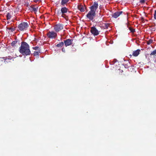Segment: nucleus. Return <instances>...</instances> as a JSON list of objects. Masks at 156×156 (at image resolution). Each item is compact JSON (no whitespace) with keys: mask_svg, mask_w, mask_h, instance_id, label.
Returning <instances> with one entry per match:
<instances>
[{"mask_svg":"<svg viewBox=\"0 0 156 156\" xmlns=\"http://www.w3.org/2000/svg\"><path fill=\"white\" fill-rule=\"evenodd\" d=\"M64 43L65 44V46L66 47H67V46H69L71 45V44L72 43L73 40L68 39L65 40H64Z\"/></svg>","mask_w":156,"mask_h":156,"instance_id":"nucleus-9","label":"nucleus"},{"mask_svg":"<svg viewBox=\"0 0 156 156\" xmlns=\"http://www.w3.org/2000/svg\"><path fill=\"white\" fill-rule=\"evenodd\" d=\"M40 52L39 51H34V56L38 55V54Z\"/></svg>","mask_w":156,"mask_h":156,"instance_id":"nucleus-22","label":"nucleus"},{"mask_svg":"<svg viewBox=\"0 0 156 156\" xmlns=\"http://www.w3.org/2000/svg\"><path fill=\"white\" fill-rule=\"evenodd\" d=\"M153 41L152 40L150 39L147 41V44L148 45L150 44H151L152 43Z\"/></svg>","mask_w":156,"mask_h":156,"instance_id":"nucleus-23","label":"nucleus"},{"mask_svg":"<svg viewBox=\"0 0 156 156\" xmlns=\"http://www.w3.org/2000/svg\"><path fill=\"white\" fill-rule=\"evenodd\" d=\"M130 57H131L132 56V55H130Z\"/></svg>","mask_w":156,"mask_h":156,"instance_id":"nucleus-31","label":"nucleus"},{"mask_svg":"<svg viewBox=\"0 0 156 156\" xmlns=\"http://www.w3.org/2000/svg\"><path fill=\"white\" fill-rule=\"evenodd\" d=\"M17 43V41H14L12 42L11 44V45L12 46H15V44Z\"/></svg>","mask_w":156,"mask_h":156,"instance_id":"nucleus-21","label":"nucleus"},{"mask_svg":"<svg viewBox=\"0 0 156 156\" xmlns=\"http://www.w3.org/2000/svg\"><path fill=\"white\" fill-rule=\"evenodd\" d=\"M54 30L56 32H58L63 29V25L58 23L54 26Z\"/></svg>","mask_w":156,"mask_h":156,"instance_id":"nucleus-6","label":"nucleus"},{"mask_svg":"<svg viewBox=\"0 0 156 156\" xmlns=\"http://www.w3.org/2000/svg\"><path fill=\"white\" fill-rule=\"evenodd\" d=\"M68 9L66 7H62L61 10L57 9L55 10V14L58 16H61L64 18L66 20H68V16L66 15L68 11Z\"/></svg>","mask_w":156,"mask_h":156,"instance_id":"nucleus-2","label":"nucleus"},{"mask_svg":"<svg viewBox=\"0 0 156 156\" xmlns=\"http://www.w3.org/2000/svg\"><path fill=\"white\" fill-rule=\"evenodd\" d=\"M140 2L141 4L144 3L145 2V0H140Z\"/></svg>","mask_w":156,"mask_h":156,"instance_id":"nucleus-27","label":"nucleus"},{"mask_svg":"<svg viewBox=\"0 0 156 156\" xmlns=\"http://www.w3.org/2000/svg\"><path fill=\"white\" fill-rule=\"evenodd\" d=\"M90 32L94 36H95L99 34L100 31H99L94 26L91 27Z\"/></svg>","mask_w":156,"mask_h":156,"instance_id":"nucleus-7","label":"nucleus"},{"mask_svg":"<svg viewBox=\"0 0 156 156\" xmlns=\"http://www.w3.org/2000/svg\"><path fill=\"white\" fill-rule=\"evenodd\" d=\"M62 51L63 52H65V49L64 48H62Z\"/></svg>","mask_w":156,"mask_h":156,"instance_id":"nucleus-29","label":"nucleus"},{"mask_svg":"<svg viewBox=\"0 0 156 156\" xmlns=\"http://www.w3.org/2000/svg\"><path fill=\"white\" fill-rule=\"evenodd\" d=\"M103 24V28L104 29H107L108 28V27L109 26L110 24L109 23H104Z\"/></svg>","mask_w":156,"mask_h":156,"instance_id":"nucleus-14","label":"nucleus"},{"mask_svg":"<svg viewBox=\"0 0 156 156\" xmlns=\"http://www.w3.org/2000/svg\"><path fill=\"white\" fill-rule=\"evenodd\" d=\"M64 43L63 42H60L59 44H58L56 45V46L58 47H62L64 45Z\"/></svg>","mask_w":156,"mask_h":156,"instance_id":"nucleus-17","label":"nucleus"},{"mask_svg":"<svg viewBox=\"0 0 156 156\" xmlns=\"http://www.w3.org/2000/svg\"><path fill=\"white\" fill-rule=\"evenodd\" d=\"M29 27L28 24L26 22H22L18 26V30L23 31L26 30Z\"/></svg>","mask_w":156,"mask_h":156,"instance_id":"nucleus-3","label":"nucleus"},{"mask_svg":"<svg viewBox=\"0 0 156 156\" xmlns=\"http://www.w3.org/2000/svg\"><path fill=\"white\" fill-rule=\"evenodd\" d=\"M129 29L130 31L132 33H134L135 31L134 29H133L131 27H129Z\"/></svg>","mask_w":156,"mask_h":156,"instance_id":"nucleus-19","label":"nucleus"},{"mask_svg":"<svg viewBox=\"0 0 156 156\" xmlns=\"http://www.w3.org/2000/svg\"><path fill=\"white\" fill-rule=\"evenodd\" d=\"M123 12L122 11L117 12L113 13L112 14V17L114 18H116L119 17L121 14H122Z\"/></svg>","mask_w":156,"mask_h":156,"instance_id":"nucleus-11","label":"nucleus"},{"mask_svg":"<svg viewBox=\"0 0 156 156\" xmlns=\"http://www.w3.org/2000/svg\"><path fill=\"white\" fill-rule=\"evenodd\" d=\"M2 58L4 60V62L5 63L6 62H9V58H7L6 57H3Z\"/></svg>","mask_w":156,"mask_h":156,"instance_id":"nucleus-18","label":"nucleus"},{"mask_svg":"<svg viewBox=\"0 0 156 156\" xmlns=\"http://www.w3.org/2000/svg\"><path fill=\"white\" fill-rule=\"evenodd\" d=\"M156 54V49L153 51L150 54V55H154Z\"/></svg>","mask_w":156,"mask_h":156,"instance_id":"nucleus-24","label":"nucleus"},{"mask_svg":"<svg viewBox=\"0 0 156 156\" xmlns=\"http://www.w3.org/2000/svg\"><path fill=\"white\" fill-rule=\"evenodd\" d=\"M7 23H9V22H7Z\"/></svg>","mask_w":156,"mask_h":156,"instance_id":"nucleus-32","label":"nucleus"},{"mask_svg":"<svg viewBox=\"0 0 156 156\" xmlns=\"http://www.w3.org/2000/svg\"><path fill=\"white\" fill-rule=\"evenodd\" d=\"M30 7L32 9V11H34L35 12H36L37 11V8H35L33 7L32 5L30 6Z\"/></svg>","mask_w":156,"mask_h":156,"instance_id":"nucleus-20","label":"nucleus"},{"mask_svg":"<svg viewBox=\"0 0 156 156\" xmlns=\"http://www.w3.org/2000/svg\"><path fill=\"white\" fill-rule=\"evenodd\" d=\"M30 47L27 43L22 42L21 46L19 48V52L23 55H29L30 54Z\"/></svg>","mask_w":156,"mask_h":156,"instance_id":"nucleus-1","label":"nucleus"},{"mask_svg":"<svg viewBox=\"0 0 156 156\" xmlns=\"http://www.w3.org/2000/svg\"><path fill=\"white\" fill-rule=\"evenodd\" d=\"M12 17L11 14L10 13L8 12L6 15V17L7 20H10Z\"/></svg>","mask_w":156,"mask_h":156,"instance_id":"nucleus-15","label":"nucleus"},{"mask_svg":"<svg viewBox=\"0 0 156 156\" xmlns=\"http://www.w3.org/2000/svg\"><path fill=\"white\" fill-rule=\"evenodd\" d=\"M77 8L78 9L80 10L81 12H84L85 11L86 7L85 5H83L82 4H80L78 5Z\"/></svg>","mask_w":156,"mask_h":156,"instance_id":"nucleus-10","label":"nucleus"},{"mask_svg":"<svg viewBox=\"0 0 156 156\" xmlns=\"http://www.w3.org/2000/svg\"><path fill=\"white\" fill-rule=\"evenodd\" d=\"M39 47H38V46H36V47H33L32 48L33 49H34V50H37L38 48H39Z\"/></svg>","mask_w":156,"mask_h":156,"instance_id":"nucleus-25","label":"nucleus"},{"mask_svg":"<svg viewBox=\"0 0 156 156\" xmlns=\"http://www.w3.org/2000/svg\"><path fill=\"white\" fill-rule=\"evenodd\" d=\"M33 2L35 3H37V2H40L41 0H33Z\"/></svg>","mask_w":156,"mask_h":156,"instance_id":"nucleus-28","label":"nucleus"},{"mask_svg":"<svg viewBox=\"0 0 156 156\" xmlns=\"http://www.w3.org/2000/svg\"><path fill=\"white\" fill-rule=\"evenodd\" d=\"M47 35L48 38L51 39L55 38L57 36V33L53 31H49Z\"/></svg>","mask_w":156,"mask_h":156,"instance_id":"nucleus-5","label":"nucleus"},{"mask_svg":"<svg viewBox=\"0 0 156 156\" xmlns=\"http://www.w3.org/2000/svg\"><path fill=\"white\" fill-rule=\"evenodd\" d=\"M140 51V49L135 51H133L132 55L135 57L137 56L139 54Z\"/></svg>","mask_w":156,"mask_h":156,"instance_id":"nucleus-12","label":"nucleus"},{"mask_svg":"<svg viewBox=\"0 0 156 156\" xmlns=\"http://www.w3.org/2000/svg\"><path fill=\"white\" fill-rule=\"evenodd\" d=\"M7 29L9 30V32H13V31H14L15 30V28H12V27H7Z\"/></svg>","mask_w":156,"mask_h":156,"instance_id":"nucleus-16","label":"nucleus"},{"mask_svg":"<svg viewBox=\"0 0 156 156\" xmlns=\"http://www.w3.org/2000/svg\"><path fill=\"white\" fill-rule=\"evenodd\" d=\"M125 68H128V66H127L126 65L125 66Z\"/></svg>","mask_w":156,"mask_h":156,"instance_id":"nucleus-30","label":"nucleus"},{"mask_svg":"<svg viewBox=\"0 0 156 156\" xmlns=\"http://www.w3.org/2000/svg\"><path fill=\"white\" fill-rule=\"evenodd\" d=\"M96 12L90 10L86 15L87 18L90 20H92L96 16Z\"/></svg>","mask_w":156,"mask_h":156,"instance_id":"nucleus-4","label":"nucleus"},{"mask_svg":"<svg viewBox=\"0 0 156 156\" xmlns=\"http://www.w3.org/2000/svg\"><path fill=\"white\" fill-rule=\"evenodd\" d=\"M98 2H94L93 5L89 7V9L90 10L96 12L97 9L98 8Z\"/></svg>","mask_w":156,"mask_h":156,"instance_id":"nucleus-8","label":"nucleus"},{"mask_svg":"<svg viewBox=\"0 0 156 156\" xmlns=\"http://www.w3.org/2000/svg\"><path fill=\"white\" fill-rule=\"evenodd\" d=\"M154 19L156 20V10L154 11Z\"/></svg>","mask_w":156,"mask_h":156,"instance_id":"nucleus-26","label":"nucleus"},{"mask_svg":"<svg viewBox=\"0 0 156 156\" xmlns=\"http://www.w3.org/2000/svg\"><path fill=\"white\" fill-rule=\"evenodd\" d=\"M69 0H62L61 2V5L62 6H64L65 5H66Z\"/></svg>","mask_w":156,"mask_h":156,"instance_id":"nucleus-13","label":"nucleus"}]
</instances>
